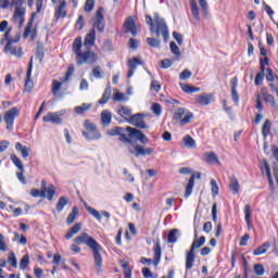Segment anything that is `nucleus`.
Instances as JSON below:
<instances>
[{
  "label": "nucleus",
  "instance_id": "f257e3e1",
  "mask_svg": "<svg viewBox=\"0 0 278 278\" xmlns=\"http://www.w3.org/2000/svg\"><path fill=\"white\" fill-rule=\"evenodd\" d=\"M126 131L128 132L127 135L119 132V140L121 142H125V144H128V151L131 153V155H135V157H140V155H151L153 153V148H144L139 144H136L131 142V140H139L142 144H147L149 142V139L147 138V135L142 134L140 130L127 126Z\"/></svg>",
  "mask_w": 278,
  "mask_h": 278
},
{
  "label": "nucleus",
  "instance_id": "f03ea898",
  "mask_svg": "<svg viewBox=\"0 0 278 278\" xmlns=\"http://www.w3.org/2000/svg\"><path fill=\"white\" fill-rule=\"evenodd\" d=\"M75 244H86L92 251L94 268L97 273H100L101 267L103 266V257L101 256V244L90 237L88 232H83L80 236L74 239Z\"/></svg>",
  "mask_w": 278,
  "mask_h": 278
},
{
  "label": "nucleus",
  "instance_id": "7ed1b4c3",
  "mask_svg": "<svg viewBox=\"0 0 278 278\" xmlns=\"http://www.w3.org/2000/svg\"><path fill=\"white\" fill-rule=\"evenodd\" d=\"M83 45L81 37H77L72 45V51L76 55V64L78 66H81V64H97L99 55L90 50L81 52Z\"/></svg>",
  "mask_w": 278,
  "mask_h": 278
},
{
  "label": "nucleus",
  "instance_id": "20e7f679",
  "mask_svg": "<svg viewBox=\"0 0 278 278\" xmlns=\"http://www.w3.org/2000/svg\"><path fill=\"white\" fill-rule=\"evenodd\" d=\"M146 23L150 26V30L157 37L163 36L164 40H168V26L166 22H164V18L160 17L157 13H155L153 17L147 15Z\"/></svg>",
  "mask_w": 278,
  "mask_h": 278
},
{
  "label": "nucleus",
  "instance_id": "39448f33",
  "mask_svg": "<svg viewBox=\"0 0 278 278\" xmlns=\"http://www.w3.org/2000/svg\"><path fill=\"white\" fill-rule=\"evenodd\" d=\"M23 3H25V0H12L10 3L11 8L15 9L12 22L17 27H23V25H25V14L27 13V10L23 7Z\"/></svg>",
  "mask_w": 278,
  "mask_h": 278
},
{
  "label": "nucleus",
  "instance_id": "423d86ee",
  "mask_svg": "<svg viewBox=\"0 0 278 278\" xmlns=\"http://www.w3.org/2000/svg\"><path fill=\"white\" fill-rule=\"evenodd\" d=\"M205 244V237H200L199 239H194L190 250L186 254V269L191 270L194 268V250L201 249Z\"/></svg>",
  "mask_w": 278,
  "mask_h": 278
},
{
  "label": "nucleus",
  "instance_id": "0eeeda50",
  "mask_svg": "<svg viewBox=\"0 0 278 278\" xmlns=\"http://www.w3.org/2000/svg\"><path fill=\"white\" fill-rule=\"evenodd\" d=\"M34 1L37 9V12L31 13V20L28 22L25 30H24V38H28L31 34V27H34V18L36 14H40L42 12V5H45V0H28V8H34Z\"/></svg>",
  "mask_w": 278,
  "mask_h": 278
},
{
  "label": "nucleus",
  "instance_id": "6e6552de",
  "mask_svg": "<svg viewBox=\"0 0 278 278\" xmlns=\"http://www.w3.org/2000/svg\"><path fill=\"white\" fill-rule=\"evenodd\" d=\"M21 115V109L14 106L10 110H8L4 115H3V121L7 125V129L9 131H12V129H14V121L16 118V116Z\"/></svg>",
  "mask_w": 278,
  "mask_h": 278
},
{
  "label": "nucleus",
  "instance_id": "1a4fd4ad",
  "mask_svg": "<svg viewBox=\"0 0 278 278\" xmlns=\"http://www.w3.org/2000/svg\"><path fill=\"white\" fill-rule=\"evenodd\" d=\"M127 123H129V125H132L134 127H138V129H149V125L144 123V114L142 113L131 115L127 119Z\"/></svg>",
  "mask_w": 278,
  "mask_h": 278
},
{
  "label": "nucleus",
  "instance_id": "9d476101",
  "mask_svg": "<svg viewBox=\"0 0 278 278\" xmlns=\"http://www.w3.org/2000/svg\"><path fill=\"white\" fill-rule=\"evenodd\" d=\"M66 114V110L59 112L48 113L42 117L43 123H52L53 125H62V116Z\"/></svg>",
  "mask_w": 278,
  "mask_h": 278
},
{
  "label": "nucleus",
  "instance_id": "9b49d317",
  "mask_svg": "<svg viewBox=\"0 0 278 278\" xmlns=\"http://www.w3.org/2000/svg\"><path fill=\"white\" fill-rule=\"evenodd\" d=\"M15 42H18V38L14 40H9V42H7V45L4 46V53H11V55H14L15 58H22L23 49L21 47L14 46Z\"/></svg>",
  "mask_w": 278,
  "mask_h": 278
},
{
  "label": "nucleus",
  "instance_id": "f8f14e48",
  "mask_svg": "<svg viewBox=\"0 0 278 278\" xmlns=\"http://www.w3.org/2000/svg\"><path fill=\"white\" fill-rule=\"evenodd\" d=\"M93 27L103 34L105 31V20L103 18V8H100L96 13V20L93 22Z\"/></svg>",
  "mask_w": 278,
  "mask_h": 278
},
{
  "label": "nucleus",
  "instance_id": "ddd939ff",
  "mask_svg": "<svg viewBox=\"0 0 278 278\" xmlns=\"http://www.w3.org/2000/svg\"><path fill=\"white\" fill-rule=\"evenodd\" d=\"M34 68V56L30 58L28 70L26 72V80H25V91L31 92V89L34 88V81H31V71Z\"/></svg>",
  "mask_w": 278,
  "mask_h": 278
},
{
  "label": "nucleus",
  "instance_id": "4468645a",
  "mask_svg": "<svg viewBox=\"0 0 278 278\" xmlns=\"http://www.w3.org/2000/svg\"><path fill=\"white\" fill-rule=\"evenodd\" d=\"M195 103H198L199 105H210V103H214V94L213 93L197 94Z\"/></svg>",
  "mask_w": 278,
  "mask_h": 278
},
{
  "label": "nucleus",
  "instance_id": "2eb2a0df",
  "mask_svg": "<svg viewBox=\"0 0 278 278\" xmlns=\"http://www.w3.org/2000/svg\"><path fill=\"white\" fill-rule=\"evenodd\" d=\"M124 27L126 29V34H131L132 36H136L138 34V30L136 29V22H134V17L129 16L125 23Z\"/></svg>",
  "mask_w": 278,
  "mask_h": 278
},
{
  "label": "nucleus",
  "instance_id": "dca6fc26",
  "mask_svg": "<svg viewBox=\"0 0 278 278\" xmlns=\"http://www.w3.org/2000/svg\"><path fill=\"white\" fill-rule=\"evenodd\" d=\"M153 251H154L153 264L157 266L160 264V261L162 260V245L160 243V238L156 239Z\"/></svg>",
  "mask_w": 278,
  "mask_h": 278
},
{
  "label": "nucleus",
  "instance_id": "f3484780",
  "mask_svg": "<svg viewBox=\"0 0 278 278\" xmlns=\"http://www.w3.org/2000/svg\"><path fill=\"white\" fill-rule=\"evenodd\" d=\"M96 40H97V33L94 31V28H92L89 31V34L86 35L84 46L86 47V49H91Z\"/></svg>",
  "mask_w": 278,
  "mask_h": 278
},
{
  "label": "nucleus",
  "instance_id": "a211bd4d",
  "mask_svg": "<svg viewBox=\"0 0 278 278\" xmlns=\"http://www.w3.org/2000/svg\"><path fill=\"white\" fill-rule=\"evenodd\" d=\"M55 18L66 17V0L60 2V5L55 8Z\"/></svg>",
  "mask_w": 278,
  "mask_h": 278
},
{
  "label": "nucleus",
  "instance_id": "6ab92c4d",
  "mask_svg": "<svg viewBox=\"0 0 278 278\" xmlns=\"http://www.w3.org/2000/svg\"><path fill=\"white\" fill-rule=\"evenodd\" d=\"M189 5H190L191 14H192L194 21H197L199 23V21H201V16L199 13V5L197 4V1L189 0Z\"/></svg>",
  "mask_w": 278,
  "mask_h": 278
},
{
  "label": "nucleus",
  "instance_id": "aec40b11",
  "mask_svg": "<svg viewBox=\"0 0 278 278\" xmlns=\"http://www.w3.org/2000/svg\"><path fill=\"white\" fill-rule=\"evenodd\" d=\"M15 149L21 153L24 160H26V157H29V151H31V149H29L27 146H23L21 142H16Z\"/></svg>",
  "mask_w": 278,
  "mask_h": 278
},
{
  "label": "nucleus",
  "instance_id": "412c9836",
  "mask_svg": "<svg viewBox=\"0 0 278 278\" xmlns=\"http://www.w3.org/2000/svg\"><path fill=\"white\" fill-rule=\"evenodd\" d=\"M83 136L88 140H99L101 138V132L94 128L93 130L83 131Z\"/></svg>",
  "mask_w": 278,
  "mask_h": 278
},
{
  "label": "nucleus",
  "instance_id": "4be33fe9",
  "mask_svg": "<svg viewBox=\"0 0 278 278\" xmlns=\"http://www.w3.org/2000/svg\"><path fill=\"white\" fill-rule=\"evenodd\" d=\"M204 162L207 164H220L218 161V156H216V153L214 152H206L204 153Z\"/></svg>",
  "mask_w": 278,
  "mask_h": 278
},
{
  "label": "nucleus",
  "instance_id": "5701e85b",
  "mask_svg": "<svg viewBox=\"0 0 278 278\" xmlns=\"http://www.w3.org/2000/svg\"><path fill=\"white\" fill-rule=\"evenodd\" d=\"M79 231H81V223H77L71 228V230L65 235L66 240H71V238H73V236H77Z\"/></svg>",
  "mask_w": 278,
  "mask_h": 278
},
{
  "label": "nucleus",
  "instance_id": "b1692460",
  "mask_svg": "<svg viewBox=\"0 0 278 278\" xmlns=\"http://www.w3.org/2000/svg\"><path fill=\"white\" fill-rule=\"evenodd\" d=\"M182 143L187 149H194L197 147V141L190 135H186L182 138Z\"/></svg>",
  "mask_w": 278,
  "mask_h": 278
},
{
  "label": "nucleus",
  "instance_id": "393cba45",
  "mask_svg": "<svg viewBox=\"0 0 278 278\" xmlns=\"http://www.w3.org/2000/svg\"><path fill=\"white\" fill-rule=\"evenodd\" d=\"M79 216V208L77 206H74L72 208V212L68 214L66 218V224L67 225H73L75 223V219Z\"/></svg>",
  "mask_w": 278,
  "mask_h": 278
},
{
  "label": "nucleus",
  "instance_id": "a878e982",
  "mask_svg": "<svg viewBox=\"0 0 278 278\" xmlns=\"http://www.w3.org/2000/svg\"><path fill=\"white\" fill-rule=\"evenodd\" d=\"M194 179H195V176L191 175V177L186 186L185 199H188L190 197V194H192V190H194Z\"/></svg>",
  "mask_w": 278,
  "mask_h": 278
},
{
  "label": "nucleus",
  "instance_id": "bb28decb",
  "mask_svg": "<svg viewBox=\"0 0 278 278\" xmlns=\"http://www.w3.org/2000/svg\"><path fill=\"white\" fill-rule=\"evenodd\" d=\"M229 190H230L231 194H239L240 182L236 178L230 179Z\"/></svg>",
  "mask_w": 278,
  "mask_h": 278
},
{
  "label": "nucleus",
  "instance_id": "cd10ccee",
  "mask_svg": "<svg viewBox=\"0 0 278 278\" xmlns=\"http://www.w3.org/2000/svg\"><path fill=\"white\" fill-rule=\"evenodd\" d=\"M101 123L104 127L110 126V123H112V113H110L109 111H102Z\"/></svg>",
  "mask_w": 278,
  "mask_h": 278
},
{
  "label": "nucleus",
  "instance_id": "c85d7f7f",
  "mask_svg": "<svg viewBox=\"0 0 278 278\" xmlns=\"http://www.w3.org/2000/svg\"><path fill=\"white\" fill-rule=\"evenodd\" d=\"M43 192L48 199V201H53V197H55V186L50 185L43 188Z\"/></svg>",
  "mask_w": 278,
  "mask_h": 278
},
{
  "label": "nucleus",
  "instance_id": "c756f323",
  "mask_svg": "<svg viewBox=\"0 0 278 278\" xmlns=\"http://www.w3.org/2000/svg\"><path fill=\"white\" fill-rule=\"evenodd\" d=\"M268 249H270V243L265 242L261 247H258L256 250L253 251V255H264V253L268 252Z\"/></svg>",
  "mask_w": 278,
  "mask_h": 278
},
{
  "label": "nucleus",
  "instance_id": "7c9ffc66",
  "mask_svg": "<svg viewBox=\"0 0 278 278\" xmlns=\"http://www.w3.org/2000/svg\"><path fill=\"white\" fill-rule=\"evenodd\" d=\"M68 205V198L67 197H60L56 203V212H62L65 206Z\"/></svg>",
  "mask_w": 278,
  "mask_h": 278
},
{
  "label": "nucleus",
  "instance_id": "2f4dec72",
  "mask_svg": "<svg viewBox=\"0 0 278 278\" xmlns=\"http://www.w3.org/2000/svg\"><path fill=\"white\" fill-rule=\"evenodd\" d=\"M117 113L119 114V116H122V118H125L126 121L128 118H131V109L127 106H121Z\"/></svg>",
  "mask_w": 278,
  "mask_h": 278
},
{
  "label": "nucleus",
  "instance_id": "473e14b6",
  "mask_svg": "<svg viewBox=\"0 0 278 278\" xmlns=\"http://www.w3.org/2000/svg\"><path fill=\"white\" fill-rule=\"evenodd\" d=\"M179 233V229L175 228L169 231L167 235V243L175 244L177 242V235Z\"/></svg>",
  "mask_w": 278,
  "mask_h": 278
},
{
  "label": "nucleus",
  "instance_id": "72a5a7b5",
  "mask_svg": "<svg viewBox=\"0 0 278 278\" xmlns=\"http://www.w3.org/2000/svg\"><path fill=\"white\" fill-rule=\"evenodd\" d=\"M85 205V210H87V212L93 216V218L98 219L99 222H101V213H99V211L92 208L91 206L88 205V203L84 202Z\"/></svg>",
  "mask_w": 278,
  "mask_h": 278
},
{
  "label": "nucleus",
  "instance_id": "f704fd0d",
  "mask_svg": "<svg viewBox=\"0 0 278 278\" xmlns=\"http://www.w3.org/2000/svg\"><path fill=\"white\" fill-rule=\"evenodd\" d=\"M244 218L248 227H251V214H253V211L251 210V205L247 204L243 210Z\"/></svg>",
  "mask_w": 278,
  "mask_h": 278
},
{
  "label": "nucleus",
  "instance_id": "c9c22d12",
  "mask_svg": "<svg viewBox=\"0 0 278 278\" xmlns=\"http://www.w3.org/2000/svg\"><path fill=\"white\" fill-rule=\"evenodd\" d=\"M63 84H66V81H64V79L61 80V81L53 80V83H52V94H54V97L59 94L60 90H62V85Z\"/></svg>",
  "mask_w": 278,
  "mask_h": 278
},
{
  "label": "nucleus",
  "instance_id": "e433bc0d",
  "mask_svg": "<svg viewBox=\"0 0 278 278\" xmlns=\"http://www.w3.org/2000/svg\"><path fill=\"white\" fill-rule=\"evenodd\" d=\"M112 94V89L106 88L102 94V98L98 101L100 105H104V103H108L110 101V97Z\"/></svg>",
  "mask_w": 278,
  "mask_h": 278
},
{
  "label": "nucleus",
  "instance_id": "4c0bfd02",
  "mask_svg": "<svg viewBox=\"0 0 278 278\" xmlns=\"http://www.w3.org/2000/svg\"><path fill=\"white\" fill-rule=\"evenodd\" d=\"M92 108L91 104L83 103L80 106L74 108V112L78 115L85 114V112H88Z\"/></svg>",
  "mask_w": 278,
  "mask_h": 278
},
{
  "label": "nucleus",
  "instance_id": "58836bf2",
  "mask_svg": "<svg viewBox=\"0 0 278 278\" xmlns=\"http://www.w3.org/2000/svg\"><path fill=\"white\" fill-rule=\"evenodd\" d=\"M11 162L14 164V166H16V168H18V170H25V167L23 166V161H21V159H18V156H16L15 154L11 155Z\"/></svg>",
  "mask_w": 278,
  "mask_h": 278
},
{
  "label": "nucleus",
  "instance_id": "ea45409f",
  "mask_svg": "<svg viewBox=\"0 0 278 278\" xmlns=\"http://www.w3.org/2000/svg\"><path fill=\"white\" fill-rule=\"evenodd\" d=\"M30 197H34L35 199H45L47 198V193H45L43 189H31L30 190Z\"/></svg>",
  "mask_w": 278,
  "mask_h": 278
},
{
  "label": "nucleus",
  "instance_id": "a19ab883",
  "mask_svg": "<svg viewBox=\"0 0 278 278\" xmlns=\"http://www.w3.org/2000/svg\"><path fill=\"white\" fill-rule=\"evenodd\" d=\"M192 118H194V114L190 111H187L184 115V118L180 119V125H188V123L192 122Z\"/></svg>",
  "mask_w": 278,
  "mask_h": 278
},
{
  "label": "nucleus",
  "instance_id": "79ce46f5",
  "mask_svg": "<svg viewBox=\"0 0 278 278\" xmlns=\"http://www.w3.org/2000/svg\"><path fill=\"white\" fill-rule=\"evenodd\" d=\"M91 74L96 77V79H103V70L99 65L93 66Z\"/></svg>",
  "mask_w": 278,
  "mask_h": 278
},
{
  "label": "nucleus",
  "instance_id": "37998d69",
  "mask_svg": "<svg viewBox=\"0 0 278 278\" xmlns=\"http://www.w3.org/2000/svg\"><path fill=\"white\" fill-rule=\"evenodd\" d=\"M187 112L188 111H186V109H184V108L177 109L176 112L174 113V119L179 121L181 123V119L184 118V116Z\"/></svg>",
  "mask_w": 278,
  "mask_h": 278
},
{
  "label": "nucleus",
  "instance_id": "c03bdc74",
  "mask_svg": "<svg viewBox=\"0 0 278 278\" xmlns=\"http://www.w3.org/2000/svg\"><path fill=\"white\" fill-rule=\"evenodd\" d=\"M8 263L10 264V266H12L13 268H17L18 263L16 261V255L14 254L13 251H11L9 253V257H8Z\"/></svg>",
  "mask_w": 278,
  "mask_h": 278
},
{
  "label": "nucleus",
  "instance_id": "a18cd8bd",
  "mask_svg": "<svg viewBox=\"0 0 278 278\" xmlns=\"http://www.w3.org/2000/svg\"><path fill=\"white\" fill-rule=\"evenodd\" d=\"M138 66H142V61L138 58H134L132 60H130L128 62V67L132 68L136 71V68H138Z\"/></svg>",
  "mask_w": 278,
  "mask_h": 278
},
{
  "label": "nucleus",
  "instance_id": "49530a36",
  "mask_svg": "<svg viewBox=\"0 0 278 278\" xmlns=\"http://www.w3.org/2000/svg\"><path fill=\"white\" fill-rule=\"evenodd\" d=\"M262 134L264 138L268 137V134H270V121L266 119L262 127Z\"/></svg>",
  "mask_w": 278,
  "mask_h": 278
},
{
  "label": "nucleus",
  "instance_id": "de8ad7c7",
  "mask_svg": "<svg viewBox=\"0 0 278 278\" xmlns=\"http://www.w3.org/2000/svg\"><path fill=\"white\" fill-rule=\"evenodd\" d=\"M169 49L172 53L176 55V58H179L181 55V51L179 50V47H177V43H175V41H172L169 43Z\"/></svg>",
  "mask_w": 278,
  "mask_h": 278
},
{
  "label": "nucleus",
  "instance_id": "09e8293b",
  "mask_svg": "<svg viewBox=\"0 0 278 278\" xmlns=\"http://www.w3.org/2000/svg\"><path fill=\"white\" fill-rule=\"evenodd\" d=\"M29 266V255H24L20 262L21 270H25Z\"/></svg>",
  "mask_w": 278,
  "mask_h": 278
},
{
  "label": "nucleus",
  "instance_id": "8fccbe9b",
  "mask_svg": "<svg viewBox=\"0 0 278 278\" xmlns=\"http://www.w3.org/2000/svg\"><path fill=\"white\" fill-rule=\"evenodd\" d=\"M0 251L5 253L8 251V242L5 241V237L3 233H0Z\"/></svg>",
  "mask_w": 278,
  "mask_h": 278
},
{
  "label": "nucleus",
  "instance_id": "3c124183",
  "mask_svg": "<svg viewBox=\"0 0 278 278\" xmlns=\"http://www.w3.org/2000/svg\"><path fill=\"white\" fill-rule=\"evenodd\" d=\"M254 273H255V275H257L258 277H262V275H264V273H266V269L264 268V265H262V264H255V265H254Z\"/></svg>",
  "mask_w": 278,
  "mask_h": 278
},
{
  "label": "nucleus",
  "instance_id": "603ef678",
  "mask_svg": "<svg viewBox=\"0 0 278 278\" xmlns=\"http://www.w3.org/2000/svg\"><path fill=\"white\" fill-rule=\"evenodd\" d=\"M151 111L153 112V114H155V116H161L162 115V105H160V103H153L151 105Z\"/></svg>",
  "mask_w": 278,
  "mask_h": 278
},
{
  "label": "nucleus",
  "instance_id": "864d4df0",
  "mask_svg": "<svg viewBox=\"0 0 278 278\" xmlns=\"http://www.w3.org/2000/svg\"><path fill=\"white\" fill-rule=\"evenodd\" d=\"M265 103H270L271 108H275L277 105V102L275 101V97L269 93H264Z\"/></svg>",
  "mask_w": 278,
  "mask_h": 278
},
{
  "label": "nucleus",
  "instance_id": "5fc2aeb1",
  "mask_svg": "<svg viewBox=\"0 0 278 278\" xmlns=\"http://www.w3.org/2000/svg\"><path fill=\"white\" fill-rule=\"evenodd\" d=\"M211 190L213 197H218V184L214 179H211Z\"/></svg>",
  "mask_w": 278,
  "mask_h": 278
},
{
  "label": "nucleus",
  "instance_id": "6e6d98bb",
  "mask_svg": "<svg viewBox=\"0 0 278 278\" xmlns=\"http://www.w3.org/2000/svg\"><path fill=\"white\" fill-rule=\"evenodd\" d=\"M190 77H192V72H190V70H184V71L179 74V79H180V80L190 79Z\"/></svg>",
  "mask_w": 278,
  "mask_h": 278
},
{
  "label": "nucleus",
  "instance_id": "4d7b16f0",
  "mask_svg": "<svg viewBox=\"0 0 278 278\" xmlns=\"http://www.w3.org/2000/svg\"><path fill=\"white\" fill-rule=\"evenodd\" d=\"M124 131L123 127H115L108 130V136H119Z\"/></svg>",
  "mask_w": 278,
  "mask_h": 278
},
{
  "label": "nucleus",
  "instance_id": "13d9d810",
  "mask_svg": "<svg viewBox=\"0 0 278 278\" xmlns=\"http://www.w3.org/2000/svg\"><path fill=\"white\" fill-rule=\"evenodd\" d=\"M94 10V0H86L85 12H92Z\"/></svg>",
  "mask_w": 278,
  "mask_h": 278
},
{
  "label": "nucleus",
  "instance_id": "bf43d9fd",
  "mask_svg": "<svg viewBox=\"0 0 278 278\" xmlns=\"http://www.w3.org/2000/svg\"><path fill=\"white\" fill-rule=\"evenodd\" d=\"M182 92H186L187 94H192V86L188 85V84H184V83H180L179 84Z\"/></svg>",
  "mask_w": 278,
  "mask_h": 278
},
{
  "label": "nucleus",
  "instance_id": "052dcab7",
  "mask_svg": "<svg viewBox=\"0 0 278 278\" xmlns=\"http://www.w3.org/2000/svg\"><path fill=\"white\" fill-rule=\"evenodd\" d=\"M147 42L149 45V47H154V48H157L160 47V40L155 39V38H147Z\"/></svg>",
  "mask_w": 278,
  "mask_h": 278
},
{
  "label": "nucleus",
  "instance_id": "680f3d73",
  "mask_svg": "<svg viewBox=\"0 0 278 278\" xmlns=\"http://www.w3.org/2000/svg\"><path fill=\"white\" fill-rule=\"evenodd\" d=\"M73 73H75V67L73 65H70L67 67V73H66L65 77L63 78L64 81H68V79H71V77L73 76Z\"/></svg>",
  "mask_w": 278,
  "mask_h": 278
},
{
  "label": "nucleus",
  "instance_id": "e2e57ef3",
  "mask_svg": "<svg viewBox=\"0 0 278 278\" xmlns=\"http://www.w3.org/2000/svg\"><path fill=\"white\" fill-rule=\"evenodd\" d=\"M170 66H173V60L164 59L161 61V68H170Z\"/></svg>",
  "mask_w": 278,
  "mask_h": 278
},
{
  "label": "nucleus",
  "instance_id": "0e129e2a",
  "mask_svg": "<svg viewBox=\"0 0 278 278\" xmlns=\"http://www.w3.org/2000/svg\"><path fill=\"white\" fill-rule=\"evenodd\" d=\"M123 173H124V175L126 177V181H129L130 184H134V181H136V179L134 178V175H131L129 173V170H127V168H124Z\"/></svg>",
  "mask_w": 278,
  "mask_h": 278
},
{
  "label": "nucleus",
  "instance_id": "69168bd1",
  "mask_svg": "<svg viewBox=\"0 0 278 278\" xmlns=\"http://www.w3.org/2000/svg\"><path fill=\"white\" fill-rule=\"evenodd\" d=\"M103 51H113L114 48L112 46V41L111 40H105L103 46H102Z\"/></svg>",
  "mask_w": 278,
  "mask_h": 278
},
{
  "label": "nucleus",
  "instance_id": "338daca9",
  "mask_svg": "<svg viewBox=\"0 0 278 278\" xmlns=\"http://www.w3.org/2000/svg\"><path fill=\"white\" fill-rule=\"evenodd\" d=\"M150 89L154 90V92H157L159 90H162V85H160L157 80H152Z\"/></svg>",
  "mask_w": 278,
  "mask_h": 278
},
{
  "label": "nucleus",
  "instance_id": "774afa93",
  "mask_svg": "<svg viewBox=\"0 0 278 278\" xmlns=\"http://www.w3.org/2000/svg\"><path fill=\"white\" fill-rule=\"evenodd\" d=\"M76 29H78L79 31H81V29H84V16L79 15L76 25H75Z\"/></svg>",
  "mask_w": 278,
  "mask_h": 278
}]
</instances>
